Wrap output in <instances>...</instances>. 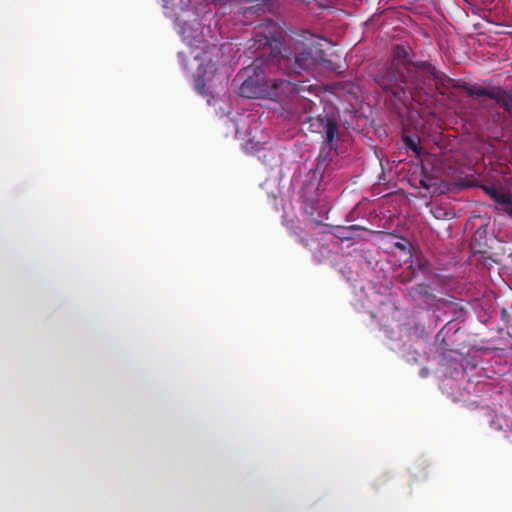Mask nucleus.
Masks as SVG:
<instances>
[{
    "instance_id": "9",
    "label": "nucleus",
    "mask_w": 512,
    "mask_h": 512,
    "mask_svg": "<svg viewBox=\"0 0 512 512\" xmlns=\"http://www.w3.org/2000/svg\"><path fill=\"white\" fill-rule=\"evenodd\" d=\"M164 3H165L164 4L165 9H168V6H167L168 5V0H164Z\"/></svg>"
},
{
    "instance_id": "6",
    "label": "nucleus",
    "mask_w": 512,
    "mask_h": 512,
    "mask_svg": "<svg viewBox=\"0 0 512 512\" xmlns=\"http://www.w3.org/2000/svg\"><path fill=\"white\" fill-rule=\"evenodd\" d=\"M335 133H337V127L331 121H327L326 127H324V141H326L327 145L332 143Z\"/></svg>"
},
{
    "instance_id": "3",
    "label": "nucleus",
    "mask_w": 512,
    "mask_h": 512,
    "mask_svg": "<svg viewBox=\"0 0 512 512\" xmlns=\"http://www.w3.org/2000/svg\"><path fill=\"white\" fill-rule=\"evenodd\" d=\"M239 95L245 99H279L295 92V85L287 80H273L267 82L256 67H247L237 74Z\"/></svg>"
},
{
    "instance_id": "7",
    "label": "nucleus",
    "mask_w": 512,
    "mask_h": 512,
    "mask_svg": "<svg viewBox=\"0 0 512 512\" xmlns=\"http://www.w3.org/2000/svg\"><path fill=\"white\" fill-rule=\"evenodd\" d=\"M405 143H406V147H408V149L414 151L415 154H418V146H416L415 139L406 137Z\"/></svg>"
},
{
    "instance_id": "8",
    "label": "nucleus",
    "mask_w": 512,
    "mask_h": 512,
    "mask_svg": "<svg viewBox=\"0 0 512 512\" xmlns=\"http://www.w3.org/2000/svg\"><path fill=\"white\" fill-rule=\"evenodd\" d=\"M246 2H253V1H257V2H260V3H264L266 0H244Z\"/></svg>"
},
{
    "instance_id": "1",
    "label": "nucleus",
    "mask_w": 512,
    "mask_h": 512,
    "mask_svg": "<svg viewBox=\"0 0 512 512\" xmlns=\"http://www.w3.org/2000/svg\"><path fill=\"white\" fill-rule=\"evenodd\" d=\"M174 25L181 41L188 47V55L179 52L178 57L185 69H197L193 74V86L202 97H208V104L222 103L215 95L224 88V77L217 72L210 60V49L214 47L212 36H207L193 10L183 4L174 18Z\"/></svg>"
},
{
    "instance_id": "5",
    "label": "nucleus",
    "mask_w": 512,
    "mask_h": 512,
    "mask_svg": "<svg viewBox=\"0 0 512 512\" xmlns=\"http://www.w3.org/2000/svg\"><path fill=\"white\" fill-rule=\"evenodd\" d=\"M319 61H321V56L318 55L317 51H313L311 48L304 50L296 56V73L311 70L312 66Z\"/></svg>"
},
{
    "instance_id": "4",
    "label": "nucleus",
    "mask_w": 512,
    "mask_h": 512,
    "mask_svg": "<svg viewBox=\"0 0 512 512\" xmlns=\"http://www.w3.org/2000/svg\"><path fill=\"white\" fill-rule=\"evenodd\" d=\"M487 196L496 202L498 209L512 217V194L501 185L491 184L484 186Z\"/></svg>"
},
{
    "instance_id": "10",
    "label": "nucleus",
    "mask_w": 512,
    "mask_h": 512,
    "mask_svg": "<svg viewBox=\"0 0 512 512\" xmlns=\"http://www.w3.org/2000/svg\"><path fill=\"white\" fill-rule=\"evenodd\" d=\"M253 8H254L253 6L252 7H247V8H244V10L251 11Z\"/></svg>"
},
{
    "instance_id": "11",
    "label": "nucleus",
    "mask_w": 512,
    "mask_h": 512,
    "mask_svg": "<svg viewBox=\"0 0 512 512\" xmlns=\"http://www.w3.org/2000/svg\"><path fill=\"white\" fill-rule=\"evenodd\" d=\"M507 105H510V109L512 110V99H510V103Z\"/></svg>"
},
{
    "instance_id": "2",
    "label": "nucleus",
    "mask_w": 512,
    "mask_h": 512,
    "mask_svg": "<svg viewBox=\"0 0 512 512\" xmlns=\"http://www.w3.org/2000/svg\"><path fill=\"white\" fill-rule=\"evenodd\" d=\"M439 81V73L428 63L414 65L407 59V47L401 45L392 50L391 68L380 74V85L391 92L399 103L406 105L415 100V91L421 86H432Z\"/></svg>"
}]
</instances>
